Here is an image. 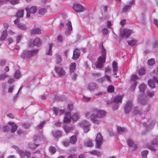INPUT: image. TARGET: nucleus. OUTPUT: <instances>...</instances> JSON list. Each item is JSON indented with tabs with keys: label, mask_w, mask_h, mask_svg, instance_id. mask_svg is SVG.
<instances>
[{
	"label": "nucleus",
	"mask_w": 158,
	"mask_h": 158,
	"mask_svg": "<svg viewBox=\"0 0 158 158\" xmlns=\"http://www.w3.org/2000/svg\"><path fill=\"white\" fill-rule=\"evenodd\" d=\"M150 105H148L145 110L141 112V110L139 109L138 107H135L133 112L134 114H137L138 118H136V120L139 123L142 122L143 126L145 127L147 130H149L152 128L154 126L155 122V121H152L151 123H149L148 125H147L146 123L142 122V120L144 118L145 115L146 114L150 109Z\"/></svg>",
	"instance_id": "nucleus-1"
},
{
	"label": "nucleus",
	"mask_w": 158,
	"mask_h": 158,
	"mask_svg": "<svg viewBox=\"0 0 158 158\" xmlns=\"http://www.w3.org/2000/svg\"><path fill=\"white\" fill-rule=\"evenodd\" d=\"M92 113L90 114L89 112H86L85 113V117L88 119H90L94 123L99 124L101 121L98 118H103L106 115V112L103 110H98L97 108H94L91 111Z\"/></svg>",
	"instance_id": "nucleus-2"
},
{
	"label": "nucleus",
	"mask_w": 158,
	"mask_h": 158,
	"mask_svg": "<svg viewBox=\"0 0 158 158\" xmlns=\"http://www.w3.org/2000/svg\"><path fill=\"white\" fill-rule=\"evenodd\" d=\"M101 51L102 54L101 56L99 57L98 61L95 64L97 68L100 69L102 68L105 62L106 59V49L103 47L102 45L101 46Z\"/></svg>",
	"instance_id": "nucleus-3"
},
{
	"label": "nucleus",
	"mask_w": 158,
	"mask_h": 158,
	"mask_svg": "<svg viewBox=\"0 0 158 158\" xmlns=\"http://www.w3.org/2000/svg\"><path fill=\"white\" fill-rule=\"evenodd\" d=\"M38 49L33 50L31 51L24 50L22 52L21 57L23 59L30 58L32 56H35L38 53Z\"/></svg>",
	"instance_id": "nucleus-4"
},
{
	"label": "nucleus",
	"mask_w": 158,
	"mask_h": 158,
	"mask_svg": "<svg viewBox=\"0 0 158 158\" xmlns=\"http://www.w3.org/2000/svg\"><path fill=\"white\" fill-rule=\"evenodd\" d=\"M78 117L79 114L78 113L74 114L71 117V113L70 112H67L65 114L64 121L66 123H68L70 122L71 119L75 121L78 119Z\"/></svg>",
	"instance_id": "nucleus-5"
},
{
	"label": "nucleus",
	"mask_w": 158,
	"mask_h": 158,
	"mask_svg": "<svg viewBox=\"0 0 158 158\" xmlns=\"http://www.w3.org/2000/svg\"><path fill=\"white\" fill-rule=\"evenodd\" d=\"M12 147L17 151H18V153L21 157H24L25 156L29 157L30 156L31 154L29 152L26 151H24L23 150H20L18 147L15 146H12Z\"/></svg>",
	"instance_id": "nucleus-6"
},
{
	"label": "nucleus",
	"mask_w": 158,
	"mask_h": 158,
	"mask_svg": "<svg viewBox=\"0 0 158 158\" xmlns=\"http://www.w3.org/2000/svg\"><path fill=\"white\" fill-rule=\"evenodd\" d=\"M103 139L100 133H98L95 139V147L98 148L102 145V143Z\"/></svg>",
	"instance_id": "nucleus-7"
},
{
	"label": "nucleus",
	"mask_w": 158,
	"mask_h": 158,
	"mask_svg": "<svg viewBox=\"0 0 158 158\" xmlns=\"http://www.w3.org/2000/svg\"><path fill=\"white\" fill-rule=\"evenodd\" d=\"M138 79V77L135 74H133L131 76V80L132 81V82L131 83V90L133 91L135 89L137 85V82L136 81V80Z\"/></svg>",
	"instance_id": "nucleus-8"
},
{
	"label": "nucleus",
	"mask_w": 158,
	"mask_h": 158,
	"mask_svg": "<svg viewBox=\"0 0 158 158\" xmlns=\"http://www.w3.org/2000/svg\"><path fill=\"white\" fill-rule=\"evenodd\" d=\"M25 10L27 11L26 17L29 18L30 16V14H34L36 12L37 7L36 6H33L30 8L27 7Z\"/></svg>",
	"instance_id": "nucleus-9"
},
{
	"label": "nucleus",
	"mask_w": 158,
	"mask_h": 158,
	"mask_svg": "<svg viewBox=\"0 0 158 158\" xmlns=\"http://www.w3.org/2000/svg\"><path fill=\"white\" fill-rule=\"evenodd\" d=\"M135 3V0H131L129 3L128 4L125 5L123 7L122 12L123 13H126L129 11L131 9V6L134 4Z\"/></svg>",
	"instance_id": "nucleus-10"
},
{
	"label": "nucleus",
	"mask_w": 158,
	"mask_h": 158,
	"mask_svg": "<svg viewBox=\"0 0 158 158\" xmlns=\"http://www.w3.org/2000/svg\"><path fill=\"white\" fill-rule=\"evenodd\" d=\"M73 8L77 13L83 12L85 10V8L83 6L77 3L73 5Z\"/></svg>",
	"instance_id": "nucleus-11"
},
{
	"label": "nucleus",
	"mask_w": 158,
	"mask_h": 158,
	"mask_svg": "<svg viewBox=\"0 0 158 158\" xmlns=\"http://www.w3.org/2000/svg\"><path fill=\"white\" fill-rule=\"evenodd\" d=\"M19 19L17 18L14 21V22L19 29L23 30H26L27 28L26 25L23 23H19Z\"/></svg>",
	"instance_id": "nucleus-12"
},
{
	"label": "nucleus",
	"mask_w": 158,
	"mask_h": 158,
	"mask_svg": "<svg viewBox=\"0 0 158 158\" xmlns=\"http://www.w3.org/2000/svg\"><path fill=\"white\" fill-rule=\"evenodd\" d=\"M131 32V31L129 29H124L120 34V36L122 38H127L128 37Z\"/></svg>",
	"instance_id": "nucleus-13"
},
{
	"label": "nucleus",
	"mask_w": 158,
	"mask_h": 158,
	"mask_svg": "<svg viewBox=\"0 0 158 158\" xmlns=\"http://www.w3.org/2000/svg\"><path fill=\"white\" fill-rule=\"evenodd\" d=\"M133 107V105L131 101H127L124 107L125 113H128L131 110Z\"/></svg>",
	"instance_id": "nucleus-14"
},
{
	"label": "nucleus",
	"mask_w": 158,
	"mask_h": 158,
	"mask_svg": "<svg viewBox=\"0 0 158 158\" xmlns=\"http://www.w3.org/2000/svg\"><path fill=\"white\" fill-rule=\"evenodd\" d=\"M127 142L129 147H133L132 148L133 151H134L137 148V145L134 143L131 139L130 138H128L127 139Z\"/></svg>",
	"instance_id": "nucleus-15"
},
{
	"label": "nucleus",
	"mask_w": 158,
	"mask_h": 158,
	"mask_svg": "<svg viewBox=\"0 0 158 158\" xmlns=\"http://www.w3.org/2000/svg\"><path fill=\"white\" fill-rule=\"evenodd\" d=\"M88 89L90 91L92 92L95 89H97L98 88V86L95 83L91 82L87 86Z\"/></svg>",
	"instance_id": "nucleus-16"
},
{
	"label": "nucleus",
	"mask_w": 158,
	"mask_h": 158,
	"mask_svg": "<svg viewBox=\"0 0 158 158\" xmlns=\"http://www.w3.org/2000/svg\"><path fill=\"white\" fill-rule=\"evenodd\" d=\"M55 69L56 73L60 76L65 75L66 73L65 70L62 68L58 66H56L55 67Z\"/></svg>",
	"instance_id": "nucleus-17"
},
{
	"label": "nucleus",
	"mask_w": 158,
	"mask_h": 158,
	"mask_svg": "<svg viewBox=\"0 0 158 158\" xmlns=\"http://www.w3.org/2000/svg\"><path fill=\"white\" fill-rule=\"evenodd\" d=\"M154 80L150 79L148 82V85L151 88H154L155 87L154 84V81L156 83H158V79L155 77L153 78Z\"/></svg>",
	"instance_id": "nucleus-18"
},
{
	"label": "nucleus",
	"mask_w": 158,
	"mask_h": 158,
	"mask_svg": "<svg viewBox=\"0 0 158 158\" xmlns=\"http://www.w3.org/2000/svg\"><path fill=\"white\" fill-rule=\"evenodd\" d=\"M139 101L142 105H144L148 102V99L147 97L143 96H139L138 98Z\"/></svg>",
	"instance_id": "nucleus-19"
},
{
	"label": "nucleus",
	"mask_w": 158,
	"mask_h": 158,
	"mask_svg": "<svg viewBox=\"0 0 158 158\" xmlns=\"http://www.w3.org/2000/svg\"><path fill=\"white\" fill-rule=\"evenodd\" d=\"M33 45L34 46L39 47L41 44V42L39 38H35L33 42Z\"/></svg>",
	"instance_id": "nucleus-20"
},
{
	"label": "nucleus",
	"mask_w": 158,
	"mask_h": 158,
	"mask_svg": "<svg viewBox=\"0 0 158 158\" xmlns=\"http://www.w3.org/2000/svg\"><path fill=\"white\" fill-rule=\"evenodd\" d=\"M117 133L120 134H124L127 131V129L126 128L118 126L117 127Z\"/></svg>",
	"instance_id": "nucleus-21"
},
{
	"label": "nucleus",
	"mask_w": 158,
	"mask_h": 158,
	"mask_svg": "<svg viewBox=\"0 0 158 158\" xmlns=\"http://www.w3.org/2000/svg\"><path fill=\"white\" fill-rule=\"evenodd\" d=\"M80 55L79 51L78 49H76L73 51L72 58L74 60L77 59Z\"/></svg>",
	"instance_id": "nucleus-22"
},
{
	"label": "nucleus",
	"mask_w": 158,
	"mask_h": 158,
	"mask_svg": "<svg viewBox=\"0 0 158 158\" xmlns=\"http://www.w3.org/2000/svg\"><path fill=\"white\" fill-rule=\"evenodd\" d=\"M52 135L55 138H57L60 137L61 134V131H52Z\"/></svg>",
	"instance_id": "nucleus-23"
},
{
	"label": "nucleus",
	"mask_w": 158,
	"mask_h": 158,
	"mask_svg": "<svg viewBox=\"0 0 158 158\" xmlns=\"http://www.w3.org/2000/svg\"><path fill=\"white\" fill-rule=\"evenodd\" d=\"M7 31L6 30L3 31L2 35L0 38V41H3L7 37Z\"/></svg>",
	"instance_id": "nucleus-24"
},
{
	"label": "nucleus",
	"mask_w": 158,
	"mask_h": 158,
	"mask_svg": "<svg viewBox=\"0 0 158 158\" xmlns=\"http://www.w3.org/2000/svg\"><path fill=\"white\" fill-rule=\"evenodd\" d=\"M89 153L93 155L98 156H101L102 154V152L98 150H94L90 151Z\"/></svg>",
	"instance_id": "nucleus-25"
},
{
	"label": "nucleus",
	"mask_w": 158,
	"mask_h": 158,
	"mask_svg": "<svg viewBox=\"0 0 158 158\" xmlns=\"http://www.w3.org/2000/svg\"><path fill=\"white\" fill-rule=\"evenodd\" d=\"M80 126L85 127H86L89 126V122L86 120H83L80 123Z\"/></svg>",
	"instance_id": "nucleus-26"
},
{
	"label": "nucleus",
	"mask_w": 158,
	"mask_h": 158,
	"mask_svg": "<svg viewBox=\"0 0 158 158\" xmlns=\"http://www.w3.org/2000/svg\"><path fill=\"white\" fill-rule=\"evenodd\" d=\"M122 97L119 95L115 96L113 99V102H121Z\"/></svg>",
	"instance_id": "nucleus-27"
},
{
	"label": "nucleus",
	"mask_w": 158,
	"mask_h": 158,
	"mask_svg": "<svg viewBox=\"0 0 158 158\" xmlns=\"http://www.w3.org/2000/svg\"><path fill=\"white\" fill-rule=\"evenodd\" d=\"M77 140V138L76 135H73L70 138V142L71 144H74Z\"/></svg>",
	"instance_id": "nucleus-28"
},
{
	"label": "nucleus",
	"mask_w": 158,
	"mask_h": 158,
	"mask_svg": "<svg viewBox=\"0 0 158 158\" xmlns=\"http://www.w3.org/2000/svg\"><path fill=\"white\" fill-rule=\"evenodd\" d=\"M8 124L9 125H10V124H12L11 129V132L12 133H14L15 132L17 128V126L16 124L14 123H9Z\"/></svg>",
	"instance_id": "nucleus-29"
},
{
	"label": "nucleus",
	"mask_w": 158,
	"mask_h": 158,
	"mask_svg": "<svg viewBox=\"0 0 158 158\" xmlns=\"http://www.w3.org/2000/svg\"><path fill=\"white\" fill-rule=\"evenodd\" d=\"M113 71L114 72H116L118 70L117 64L116 62L114 61L112 64Z\"/></svg>",
	"instance_id": "nucleus-30"
},
{
	"label": "nucleus",
	"mask_w": 158,
	"mask_h": 158,
	"mask_svg": "<svg viewBox=\"0 0 158 158\" xmlns=\"http://www.w3.org/2000/svg\"><path fill=\"white\" fill-rule=\"evenodd\" d=\"M31 33L39 34L41 33V31L39 28H34L31 30Z\"/></svg>",
	"instance_id": "nucleus-31"
},
{
	"label": "nucleus",
	"mask_w": 158,
	"mask_h": 158,
	"mask_svg": "<svg viewBox=\"0 0 158 158\" xmlns=\"http://www.w3.org/2000/svg\"><path fill=\"white\" fill-rule=\"evenodd\" d=\"M76 67V64L75 63H72L70 66V70L71 73H73L74 72Z\"/></svg>",
	"instance_id": "nucleus-32"
},
{
	"label": "nucleus",
	"mask_w": 158,
	"mask_h": 158,
	"mask_svg": "<svg viewBox=\"0 0 158 158\" xmlns=\"http://www.w3.org/2000/svg\"><path fill=\"white\" fill-rule=\"evenodd\" d=\"M146 88V85L144 84H141L139 87V89L140 92L143 93Z\"/></svg>",
	"instance_id": "nucleus-33"
},
{
	"label": "nucleus",
	"mask_w": 158,
	"mask_h": 158,
	"mask_svg": "<svg viewBox=\"0 0 158 158\" xmlns=\"http://www.w3.org/2000/svg\"><path fill=\"white\" fill-rule=\"evenodd\" d=\"M24 10H21L18 11L16 14L17 17L20 18H22L23 15Z\"/></svg>",
	"instance_id": "nucleus-34"
},
{
	"label": "nucleus",
	"mask_w": 158,
	"mask_h": 158,
	"mask_svg": "<svg viewBox=\"0 0 158 158\" xmlns=\"http://www.w3.org/2000/svg\"><path fill=\"white\" fill-rule=\"evenodd\" d=\"M21 75L20 72L19 70H17L15 72L14 77L15 78L18 79L21 76Z\"/></svg>",
	"instance_id": "nucleus-35"
},
{
	"label": "nucleus",
	"mask_w": 158,
	"mask_h": 158,
	"mask_svg": "<svg viewBox=\"0 0 158 158\" xmlns=\"http://www.w3.org/2000/svg\"><path fill=\"white\" fill-rule=\"evenodd\" d=\"M39 145V144H35L34 143H30L28 144V147L31 149H35Z\"/></svg>",
	"instance_id": "nucleus-36"
},
{
	"label": "nucleus",
	"mask_w": 158,
	"mask_h": 158,
	"mask_svg": "<svg viewBox=\"0 0 158 158\" xmlns=\"http://www.w3.org/2000/svg\"><path fill=\"white\" fill-rule=\"evenodd\" d=\"M148 153V150L143 151L141 152V155L143 158H147V156Z\"/></svg>",
	"instance_id": "nucleus-37"
},
{
	"label": "nucleus",
	"mask_w": 158,
	"mask_h": 158,
	"mask_svg": "<svg viewBox=\"0 0 158 158\" xmlns=\"http://www.w3.org/2000/svg\"><path fill=\"white\" fill-rule=\"evenodd\" d=\"M114 88L113 85H110L108 86L107 91L110 93L113 92L114 91Z\"/></svg>",
	"instance_id": "nucleus-38"
},
{
	"label": "nucleus",
	"mask_w": 158,
	"mask_h": 158,
	"mask_svg": "<svg viewBox=\"0 0 158 158\" xmlns=\"http://www.w3.org/2000/svg\"><path fill=\"white\" fill-rule=\"evenodd\" d=\"M49 49L48 51L47 52L46 54L48 55H50L51 54L52 50V47L54 46V44H49Z\"/></svg>",
	"instance_id": "nucleus-39"
},
{
	"label": "nucleus",
	"mask_w": 158,
	"mask_h": 158,
	"mask_svg": "<svg viewBox=\"0 0 158 158\" xmlns=\"http://www.w3.org/2000/svg\"><path fill=\"white\" fill-rule=\"evenodd\" d=\"M47 12V10L45 8H42L39 10V14L40 15H44Z\"/></svg>",
	"instance_id": "nucleus-40"
},
{
	"label": "nucleus",
	"mask_w": 158,
	"mask_h": 158,
	"mask_svg": "<svg viewBox=\"0 0 158 158\" xmlns=\"http://www.w3.org/2000/svg\"><path fill=\"white\" fill-rule=\"evenodd\" d=\"M137 43V41L134 40H131L128 41V44L131 46H133L135 45Z\"/></svg>",
	"instance_id": "nucleus-41"
},
{
	"label": "nucleus",
	"mask_w": 158,
	"mask_h": 158,
	"mask_svg": "<svg viewBox=\"0 0 158 158\" xmlns=\"http://www.w3.org/2000/svg\"><path fill=\"white\" fill-rule=\"evenodd\" d=\"M155 63V60L153 59H151L148 60V64L150 66L153 65Z\"/></svg>",
	"instance_id": "nucleus-42"
},
{
	"label": "nucleus",
	"mask_w": 158,
	"mask_h": 158,
	"mask_svg": "<svg viewBox=\"0 0 158 158\" xmlns=\"http://www.w3.org/2000/svg\"><path fill=\"white\" fill-rule=\"evenodd\" d=\"M8 77H9V76L6 74H0V80H4Z\"/></svg>",
	"instance_id": "nucleus-43"
},
{
	"label": "nucleus",
	"mask_w": 158,
	"mask_h": 158,
	"mask_svg": "<svg viewBox=\"0 0 158 158\" xmlns=\"http://www.w3.org/2000/svg\"><path fill=\"white\" fill-rule=\"evenodd\" d=\"M152 145L154 146L158 144V136L157 138H154L152 141Z\"/></svg>",
	"instance_id": "nucleus-44"
},
{
	"label": "nucleus",
	"mask_w": 158,
	"mask_h": 158,
	"mask_svg": "<svg viewBox=\"0 0 158 158\" xmlns=\"http://www.w3.org/2000/svg\"><path fill=\"white\" fill-rule=\"evenodd\" d=\"M63 127L66 133H68L70 131V127L67 125H65L63 126Z\"/></svg>",
	"instance_id": "nucleus-45"
},
{
	"label": "nucleus",
	"mask_w": 158,
	"mask_h": 158,
	"mask_svg": "<svg viewBox=\"0 0 158 158\" xmlns=\"http://www.w3.org/2000/svg\"><path fill=\"white\" fill-rule=\"evenodd\" d=\"M52 110L53 111L54 114H55L56 116L58 114V113L59 111V108L55 107H53L52 108Z\"/></svg>",
	"instance_id": "nucleus-46"
},
{
	"label": "nucleus",
	"mask_w": 158,
	"mask_h": 158,
	"mask_svg": "<svg viewBox=\"0 0 158 158\" xmlns=\"http://www.w3.org/2000/svg\"><path fill=\"white\" fill-rule=\"evenodd\" d=\"M49 151L52 154H54L56 151V149L55 147L52 146L50 147Z\"/></svg>",
	"instance_id": "nucleus-47"
},
{
	"label": "nucleus",
	"mask_w": 158,
	"mask_h": 158,
	"mask_svg": "<svg viewBox=\"0 0 158 158\" xmlns=\"http://www.w3.org/2000/svg\"><path fill=\"white\" fill-rule=\"evenodd\" d=\"M66 25L68 27V29L69 31H71L72 30L73 28L72 27V24L70 21H68V23L66 24Z\"/></svg>",
	"instance_id": "nucleus-48"
},
{
	"label": "nucleus",
	"mask_w": 158,
	"mask_h": 158,
	"mask_svg": "<svg viewBox=\"0 0 158 158\" xmlns=\"http://www.w3.org/2000/svg\"><path fill=\"white\" fill-rule=\"evenodd\" d=\"M146 147L149 149L151 150L153 152H155L156 151V149L154 147L152 146H150L149 145H146Z\"/></svg>",
	"instance_id": "nucleus-49"
},
{
	"label": "nucleus",
	"mask_w": 158,
	"mask_h": 158,
	"mask_svg": "<svg viewBox=\"0 0 158 158\" xmlns=\"http://www.w3.org/2000/svg\"><path fill=\"white\" fill-rule=\"evenodd\" d=\"M45 124V122L43 121L41 122L37 126V128L38 129H41L44 126Z\"/></svg>",
	"instance_id": "nucleus-50"
},
{
	"label": "nucleus",
	"mask_w": 158,
	"mask_h": 158,
	"mask_svg": "<svg viewBox=\"0 0 158 158\" xmlns=\"http://www.w3.org/2000/svg\"><path fill=\"white\" fill-rule=\"evenodd\" d=\"M145 71L143 68H141L138 71V74L140 75H143L145 74Z\"/></svg>",
	"instance_id": "nucleus-51"
},
{
	"label": "nucleus",
	"mask_w": 158,
	"mask_h": 158,
	"mask_svg": "<svg viewBox=\"0 0 158 158\" xmlns=\"http://www.w3.org/2000/svg\"><path fill=\"white\" fill-rule=\"evenodd\" d=\"M3 131L5 132H7L10 129V127L8 126H5L2 127Z\"/></svg>",
	"instance_id": "nucleus-52"
},
{
	"label": "nucleus",
	"mask_w": 158,
	"mask_h": 158,
	"mask_svg": "<svg viewBox=\"0 0 158 158\" xmlns=\"http://www.w3.org/2000/svg\"><path fill=\"white\" fill-rule=\"evenodd\" d=\"M6 62V59H1L0 60V65L2 66H4Z\"/></svg>",
	"instance_id": "nucleus-53"
},
{
	"label": "nucleus",
	"mask_w": 158,
	"mask_h": 158,
	"mask_svg": "<svg viewBox=\"0 0 158 158\" xmlns=\"http://www.w3.org/2000/svg\"><path fill=\"white\" fill-rule=\"evenodd\" d=\"M105 79V77L104 76V77H102L100 78L97 79V81L99 83H102L104 81Z\"/></svg>",
	"instance_id": "nucleus-54"
},
{
	"label": "nucleus",
	"mask_w": 158,
	"mask_h": 158,
	"mask_svg": "<svg viewBox=\"0 0 158 158\" xmlns=\"http://www.w3.org/2000/svg\"><path fill=\"white\" fill-rule=\"evenodd\" d=\"M85 145L86 146L90 147L93 145V144L91 141L89 140L85 143Z\"/></svg>",
	"instance_id": "nucleus-55"
},
{
	"label": "nucleus",
	"mask_w": 158,
	"mask_h": 158,
	"mask_svg": "<svg viewBox=\"0 0 158 158\" xmlns=\"http://www.w3.org/2000/svg\"><path fill=\"white\" fill-rule=\"evenodd\" d=\"M110 69L109 67H107L105 69V75H107L110 73Z\"/></svg>",
	"instance_id": "nucleus-56"
},
{
	"label": "nucleus",
	"mask_w": 158,
	"mask_h": 158,
	"mask_svg": "<svg viewBox=\"0 0 158 158\" xmlns=\"http://www.w3.org/2000/svg\"><path fill=\"white\" fill-rule=\"evenodd\" d=\"M147 94L149 97H152L154 95V93L153 92L148 91L147 92Z\"/></svg>",
	"instance_id": "nucleus-57"
},
{
	"label": "nucleus",
	"mask_w": 158,
	"mask_h": 158,
	"mask_svg": "<svg viewBox=\"0 0 158 158\" xmlns=\"http://www.w3.org/2000/svg\"><path fill=\"white\" fill-rule=\"evenodd\" d=\"M77 158V155L75 154H69L67 158Z\"/></svg>",
	"instance_id": "nucleus-58"
},
{
	"label": "nucleus",
	"mask_w": 158,
	"mask_h": 158,
	"mask_svg": "<svg viewBox=\"0 0 158 158\" xmlns=\"http://www.w3.org/2000/svg\"><path fill=\"white\" fill-rule=\"evenodd\" d=\"M73 107V104L71 103L69 104L68 106V110L69 111H70L72 110Z\"/></svg>",
	"instance_id": "nucleus-59"
},
{
	"label": "nucleus",
	"mask_w": 158,
	"mask_h": 158,
	"mask_svg": "<svg viewBox=\"0 0 158 158\" xmlns=\"http://www.w3.org/2000/svg\"><path fill=\"white\" fill-rule=\"evenodd\" d=\"M56 63L57 64H59L60 62L61 61V59L60 56L58 55L56 57Z\"/></svg>",
	"instance_id": "nucleus-60"
},
{
	"label": "nucleus",
	"mask_w": 158,
	"mask_h": 158,
	"mask_svg": "<svg viewBox=\"0 0 158 158\" xmlns=\"http://www.w3.org/2000/svg\"><path fill=\"white\" fill-rule=\"evenodd\" d=\"M22 37V35H19L17 37L16 41L18 43H19Z\"/></svg>",
	"instance_id": "nucleus-61"
},
{
	"label": "nucleus",
	"mask_w": 158,
	"mask_h": 158,
	"mask_svg": "<svg viewBox=\"0 0 158 158\" xmlns=\"http://www.w3.org/2000/svg\"><path fill=\"white\" fill-rule=\"evenodd\" d=\"M108 32V30L106 28H104L102 30V32L104 35L106 34Z\"/></svg>",
	"instance_id": "nucleus-62"
},
{
	"label": "nucleus",
	"mask_w": 158,
	"mask_h": 158,
	"mask_svg": "<svg viewBox=\"0 0 158 158\" xmlns=\"http://www.w3.org/2000/svg\"><path fill=\"white\" fill-rule=\"evenodd\" d=\"M119 104L118 103H115V104L113 107V109L114 110H115L116 109H117L119 107Z\"/></svg>",
	"instance_id": "nucleus-63"
},
{
	"label": "nucleus",
	"mask_w": 158,
	"mask_h": 158,
	"mask_svg": "<svg viewBox=\"0 0 158 158\" xmlns=\"http://www.w3.org/2000/svg\"><path fill=\"white\" fill-rule=\"evenodd\" d=\"M89 126L86 127H84V132L86 133L88 132L90 130V128L89 127Z\"/></svg>",
	"instance_id": "nucleus-64"
}]
</instances>
